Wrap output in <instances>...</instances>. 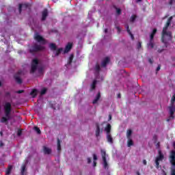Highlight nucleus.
<instances>
[{"instance_id":"obj_1","label":"nucleus","mask_w":175,"mask_h":175,"mask_svg":"<svg viewBox=\"0 0 175 175\" xmlns=\"http://www.w3.org/2000/svg\"><path fill=\"white\" fill-rule=\"evenodd\" d=\"M12 104L9 102L5 103L4 105V114L5 116H3L1 118L0 122L1 124H5L8 125L9 124L10 120H12Z\"/></svg>"},{"instance_id":"obj_2","label":"nucleus","mask_w":175,"mask_h":175,"mask_svg":"<svg viewBox=\"0 0 175 175\" xmlns=\"http://www.w3.org/2000/svg\"><path fill=\"white\" fill-rule=\"evenodd\" d=\"M173 39V36L172 35V31H166V33L163 34V31L161 33V42L164 44L165 47L169 46L168 42L172 41Z\"/></svg>"},{"instance_id":"obj_3","label":"nucleus","mask_w":175,"mask_h":175,"mask_svg":"<svg viewBox=\"0 0 175 175\" xmlns=\"http://www.w3.org/2000/svg\"><path fill=\"white\" fill-rule=\"evenodd\" d=\"M170 110V118L167 119V122H169L170 121V118L173 120L174 118V111H175V94L172 96L171 98V104L170 106L168 107Z\"/></svg>"},{"instance_id":"obj_4","label":"nucleus","mask_w":175,"mask_h":175,"mask_svg":"<svg viewBox=\"0 0 175 175\" xmlns=\"http://www.w3.org/2000/svg\"><path fill=\"white\" fill-rule=\"evenodd\" d=\"M44 49V46L35 44L29 49V53H31V54H34V53H38V51H43Z\"/></svg>"},{"instance_id":"obj_5","label":"nucleus","mask_w":175,"mask_h":175,"mask_svg":"<svg viewBox=\"0 0 175 175\" xmlns=\"http://www.w3.org/2000/svg\"><path fill=\"white\" fill-rule=\"evenodd\" d=\"M158 154H159L155 159V163H156L155 167L156 168L159 169V167H161V166H159V162H162V161H163L165 156L162 153V150H161V149L158 150Z\"/></svg>"},{"instance_id":"obj_6","label":"nucleus","mask_w":175,"mask_h":175,"mask_svg":"<svg viewBox=\"0 0 175 175\" xmlns=\"http://www.w3.org/2000/svg\"><path fill=\"white\" fill-rule=\"evenodd\" d=\"M38 65H39V60H38V59H33L30 73H35V72H36L38 69Z\"/></svg>"},{"instance_id":"obj_7","label":"nucleus","mask_w":175,"mask_h":175,"mask_svg":"<svg viewBox=\"0 0 175 175\" xmlns=\"http://www.w3.org/2000/svg\"><path fill=\"white\" fill-rule=\"evenodd\" d=\"M172 20H173V16H171L167 19L165 25V27L163 28L162 32L163 35H165V33L167 32V29L169 28V27H170V24L172 23Z\"/></svg>"},{"instance_id":"obj_8","label":"nucleus","mask_w":175,"mask_h":175,"mask_svg":"<svg viewBox=\"0 0 175 175\" xmlns=\"http://www.w3.org/2000/svg\"><path fill=\"white\" fill-rule=\"evenodd\" d=\"M22 73H23V71L19 70L14 76V79H15V81L18 84H21L23 83V79H21V77Z\"/></svg>"},{"instance_id":"obj_9","label":"nucleus","mask_w":175,"mask_h":175,"mask_svg":"<svg viewBox=\"0 0 175 175\" xmlns=\"http://www.w3.org/2000/svg\"><path fill=\"white\" fill-rule=\"evenodd\" d=\"M35 40L38 42V43H42V44H46V40L43 38L39 34H36L34 37Z\"/></svg>"},{"instance_id":"obj_10","label":"nucleus","mask_w":175,"mask_h":175,"mask_svg":"<svg viewBox=\"0 0 175 175\" xmlns=\"http://www.w3.org/2000/svg\"><path fill=\"white\" fill-rule=\"evenodd\" d=\"M96 137H99L100 133H103V129H100L99 123H96Z\"/></svg>"},{"instance_id":"obj_11","label":"nucleus","mask_w":175,"mask_h":175,"mask_svg":"<svg viewBox=\"0 0 175 175\" xmlns=\"http://www.w3.org/2000/svg\"><path fill=\"white\" fill-rule=\"evenodd\" d=\"M28 8H29V3H24V4L20 3L18 6V10H19L20 14H21V12H23V10H27Z\"/></svg>"},{"instance_id":"obj_12","label":"nucleus","mask_w":175,"mask_h":175,"mask_svg":"<svg viewBox=\"0 0 175 175\" xmlns=\"http://www.w3.org/2000/svg\"><path fill=\"white\" fill-rule=\"evenodd\" d=\"M170 162L172 166H175V150H172L170 155Z\"/></svg>"},{"instance_id":"obj_13","label":"nucleus","mask_w":175,"mask_h":175,"mask_svg":"<svg viewBox=\"0 0 175 175\" xmlns=\"http://www.w3.org/2000/svg\"><path fill=\"white\" fill-rule=\"evenodd\" d=\"M48 16H49V10H47V8H45L42 12L41 21H46V19L47 18Z\"/></svg>"},{"instance_id":"obj_14","label":"nucleus","mask_w":175,"mask_h":175,"mask_svg":"<svg viewBox=\"0 0 175 175\" xmlns=\"http://www.w3.org/2000/svg\"><path fill=\"white\" fill-rule=\"evenodd\" d=\"M72 47H73V44L72 42H68L66 46V48L64 51V53L66 54V53H69V51L72 50Z\"/></svg>"},{"instance_id":"obj_15","label":"nucleus","mask_w":175,"mask_h":175,"mask_svg":"<svg viewBox=\"0 0 175 175\" xmlns=\"http://www.w3.org/2000/svg\"><path fill=\"white\" fill-rule=\"evenodd\" d=\"M109 62H110V57H106L101 63L102 68H106Z\"/></svg>"},{"instance_id":"obj_16","label":"nucleus","mask_w":175,"mask_h":175,"mask_svg":"<svg viewBox=\"0 0 175 175\" xmlns=\"http://www.w3.org/2000/svg\"><path fill=\"white\" fill-rule=\"evenodd\" d=\"M100 99V92H98L96 98L94 100L92 101L93 105H96L98 103V101Z\"/></svg>"},{"instance_id":"obj_17","label":"nucleus","mask_w":175,"mask_h":175,"mask_svg":"<svg viewBox=\"0 0 175 175\" xmlns=\"http://www.w3.org/2000/svg\"><path fill=\"white\" fill-rule=\"evenodd\" d=\"M105 131L107 133V135L110 134V133L111 132V124H107V126L105 128Z\"/></svg>"},{"instance_id":"obj_18","label":"nucleus","mask_w":175,"mask_h":175,"mask_svg":"<svg viewBox=\"0 0 175 175\" xmlns=\"http://www.w3.org/2000/svg\"><path fill=\"white\" fill-rule=\"evenodd\" d=\"M25 172H27V164H23L21 166V175H25Z\"/></svg>"},{"instance_id":"obj_19","label":"nucleus","mask_w":175,"mask_h":175,"mask_svg":"<svg viewBox=\"0 0 175 175\" xmlns=\"http://www.w3.org/2000/svg\"><path fill=\"white\" fill-rule=\"evenodd\" d=\"M125 27L126 28V31H127L129 35H130L132 40H135V36H133L132 32H131V29H129V25H126L125 26Z\"/></svg>"},{"instance_id":"obj_20","label":"nucleus","mask_w":175,"mask_h":175,"mask_svg":"<svg viewBox=\"0 0 175 175\" xmlns=\"http://www.w3.org/2000/svg\"><path fill=\"white\" fill-rule=\"evenodd\" d=\"M30 95L32 96V98H36V96L38 95V90L33 89L30 92Z\"/></svg>"},{"instance_id":"obj_21","label":"nucleus","mask_w":175,"mask_h":175,"mask_svg":"<svg viewBox=\"0 0 175 175\" xmlns=\"http://www.w3.org/2000/svg\"><path fill=\"white\" fill-rule=\"evenodd\" d=\"M107 140L108 143L113 144V137H111V134H107Z\"/></svg>"},{"instance_id":"obj_22","label":"nucleus","mask_w":175,"mask_h":175,"mask_svg":"<svg viewBox=\"0 0 175 175\" xmlns=\"http://www.w3.org/2000/svg\"><path fill=\"white\" fill-rule=\"evenodd\" d=\"M157 29H154L152 31V33H150V39L151 40H154V37L155 36V34L157 33Z\"/></svg>"},{"instance_id":"obj_23","label":"nucleus","mask_w":175,"mask_h":175,"mask_svg":"<svg viewBox=\"0 0 175 175\" xmlns=\"http://www.w3.org/2000/svg\"><path fill=\"white\" fill-rule=\"evenodd\" d=\"M12 169H13V165H8V167L5 171V174L6 175L10 174V173H12Z\"/></svg>"},{"instance_id":"obj_24","label":"nucleus","mask_w":175,"mask_h":175,"mask_svg":"<svg viewBox=\"0 0 175 175\" xmlns=\"http://www.w3.org/2000/svg\"><path fill=\"white\" fill-rule=\"evenodd\" d=\"M49 47L52 51H55L57 50V45L54 43H51Z\"/></svg>"},{"instance_id":"obj_25","label":"nucleus","mask_w":175,"mask_h":175,"mask_svg":"<svg viewBox=\"0 0 175 175\" xmlns=\"http://www.w3.org/2000/svg\"><path fill=\"white\" fill-rule=\"evenodd\" d=\"M96 80H94L92 83V86H91V89L90 91H94V90H95L96 88Z\"/></svg>"},{"instance_id":"obj_26","label":"nucleus","mask_w":175,"mask_h":175,"mask_svg":"<svg viewBox=\"0 0 175 175\" xmlns=\"http://www.w3.org/2000/svg\"><path fill=\"white\" fill-rule=\"evenodd\" d=\"M64 51V48H59L58 49L55 53V57H58V55H59V54H61L62 52Z\"/></svg>"},{"instance_id":"obj_27","label":"nucleus","mask_w":175,"mask_h":175,"mask_svg":"<svg viewBox=\"0 0 175 175\" xmlns=\"http://www.w3.org/2000/svg\"><path fill=\"white\" fill-rule=\"evenodd\" d=\"M103 161L104 169H108L109 164L107 163V160L106 159V158H104V159H103Z\"/></svg>"},{"instance_id":"obj_28","label":"nucleus","mask_w":175,"mask_h":175,"mask_svg":"<svg viewBox=\"0 0 175 175\" xmlns=\"http://www.w3.org/2000/svg\"><path fill=\"white\" fill-rule=\"evenodd\" d=\"M44 154H51V149L46 147V146H44Z\"/></svg>"},{"instance_id":"obj_29","label":"nucleus","mask_w":175,"mask_h":175,"mask_svg":"<svg viewBox=\"0 0 175 175\" xmlns=\"http://www.w3.org/2000/svg\"><path fill=\"white\" fill-rule=\"evenodd\" d=\"M127 146L128 147H131V146H133V140H132V139L131 138L128 139Z\"/></svg>"},{"instance_id":"obj_30","label":"nucleus","mask_w":175,"mask_h":175,"mask_svg":"<svg viewBox=\"0 0 175 175\" xmlns=\"http://www.w3.org/2000/svg\"><path fill=\"white\" fill-rule=\"evenodd\" d=\"M131 136H132V130L129 129L127 130V133H126L127 139H131Z\"/></svg>"},{"instance_id":"obj_31","label":"nucleus","mask_w":175,"mask_h":175,"mask_svg":"<svg viewBox=\"0 0 175 175\" xmlns=\"http://www.w3.org/2000/svg\"><path fill=\"white\" fill-rule=\"evenodd\" d=\"M57 151H61V140L57 138Z\"/></svg>"},{"instance_id":"obj_32","label":"nucleus","mask_w":175,"mask_h":175,"mask_svg":"<svg viewBox=\"0 0 175 175\" xmlns=\"http://www.w3.org/2000/svg\"><path fill=\"white\" fill-rule=\"evenodd\" d=\"M148 47H150V49H154V42L151 39H150L149 43H148Z\"/></svg>"},{"instance_id":"obj_33","label":"nucleus","mask_w":175,"mask_h":175,"mask_svg":"<svg viewBox=\"0 0 175 175\" xmlns=\"http://www.w3.org/2000/svg\"><path fill=\"white\" fill-rule=\"evenodd\" d=\"M33 129L38 135H40L42 133V131H40V129H39V127L34 126Z\"/></svg>"},{"instance_id":"obj_34","label":"nucleus","mask_w":175,"mask_h":175,"mask_svg":"<svg viewBox=\"0 0 175 175\" xmlns=\"http://www.w3.org/2000/svg\"><path fill=\"white\" fill-rule=\"evenodd\" d=\"M101 155L102 159H105V158H106V150L101 149Z\"/></svg>"},{"instance_id":"obj_35","label":"nucleus","mask_w":175,"mask_h":175,"mask_svg":"<svg viewBox=\"0 0 175 175\" xmlns=\"http://www.w3.org/2000/svg\"><path fill=\"white\" fill-rule=\"evenodd\" d=\"M47 92V89L46 88H44L41 90L40 95H44Z\"/></svg>"},{"instance_id":"obj_36","label":"nucleus","mask_w":175,"mask_h":175,"mask_svg":"<svg viewBox=\"0 0 175 175\" xmlns=\"http://www.w3.org/2000/svg\"><path fill=\"white\" fill-rule=\"evenodd\" d=\"M95 70H96V72H97L98 73H99V72H100V66H99V64H96V65Z\"/></svg>"},{"instance_id":"obj_37","label":"nucleus","mask_w":175,"mask_h":175,"mask_svg":"<svg viewBox=\"0 0 175 175\" xmlns=\"http://www.w3.org/2000/svg\"><path fill=\"white\" fill-rule=\"evenodd\" d=\"M136 17H137L136 15L131 16V17L130 18V21L131 23H133L136 20Z\"/></svg>"},{"instance_id":"obj_38","label":"nucleus","mask_w":175,"mask_h":175,"mask_svg":"<svg viewBox=\"0 0 175 175\" xmlns=\"http://www.w3.org/2000/svg\"><path fill=\"white\" fill-rule=\"evenodd\" d=\"M73 55H70V57H69V62H68V65H70V64H72V62H73Z\"/></svg>"},{"instance_id":"obj_39","label":"nucleus","mask_w":175,"mask_h":175,"mask_svg":"<svg viewBox=\"0 0 175 175\" xmlns=\"http://www.w3.org/2000/svg\"><path fill=\"white\" fill-rule=\"evenodd\" d=\"M137 50H140L142 49V42H139L137 44Z\"/></svg>"},{"instance_id":"obj_40","label":"nucleus","mask_w":175,"mask_h":175,"mask_svg":"<svg viewBox=\"0 0 175 175\" xmlns=\"http://www.w3.org/2000/svg\"><path fill=\"white\" fill-rule=\"evenodd\" d=\"M22 134H23V131H21V129L18 130L17 136H21Z\"/></svg>"},{"instance_id":"obj_41","label":"nucleus","mask_w":175,"mask_h":175,"mask_svg":"<svg viewBox=\"0 0 175 175\" xmlns=\"http://www.w3.org/2000/svg\"><path fill=\"white\" fill-rule=\"evenodd\" d=\"M171 175H175V168L171 169Z\"/></svg>"},{"instance_id":"obj_42","label":"nucleus","mask_w":175,"mask_h":175,"mask_svg":"<svg viewBox=\"0 0 175 175\" xmlns=\"http://www.w3.org/2000/svg\"><path fill=\"white\" fill-rule=\"evenodd\" d=\"M116 12H117V14H121V9L116 8Z\"/></svg>"},{"instance_id":"obj_43","label":"nucleus","mask_w":175,"mask_h":175,"mask_svg":"<svg viewBox=\"0 0 175 175\" xmlns=\"http://www.w3.org/2000/svg\"><path fill=\"white\" fill-rule=\"evenodd\" d=\"M153 140H154V142H157L158 140V136L157 135H154L153 136Z\"/></svg>"},{"instance_id":"obj_44","label":"nucleus","mask_w":175,"mask_h":175,"mask_svg":"<svg viewBox=\"0 0 175 175\" xmlns=\"http://www.w3.org/2000/svg\"><path fill=\"white\" fill-rule=\"evenodd\" d=\"M93 159L94 161H96L98 159V157L96 156V154H93Z\"/></svg>"},{"instance_id":"obj_45","label":"nucleus","mask_w":175,"mask_h":175,"mask_svg":"<svg viewBox=\"0 0 175 175\" xmlns=\"http://www.w3.org/2000/svg\"><path fill=\"white\" fill-rule=\"evenodd\" d=\"M87 161H88V163H91V162H92V161L91 160V158L90 157L87 159Z\"/></svg>"},{"instance_id":"obj_46","label":"nucleus","mask_w":175,"mask_h":175,"mask_svg":"<svg viewBox=\"0 0 175 175\" xmlns=\"http://www.w3.org/2000/svg\"><path fill=\"white\" fill-rule=\"evenodd\" d=\"M157 72H159V70H161V65H159L156 69Z\"/></svg>"},{"instance_id":"obj_47","label":"nucleus","mask_w":175,"mask_h":175,"mask_svg":"<svg viewBox=\"0 0 175 175\" xmlns=\"http://www.w3.org/2000/svg\"><path fill=\"white\" fill-rule=\"evenodd\" d=\"M23 92H24V90H18L16 92L17 94H23Z\"/></svg>"},{"instance_id":"obj_48","label":"nucleus","mask_w":175,"mask_h":175,"mask_svg":"<svg viewBox=\"0 0 175 175\" xmlns=\"http://www.w3.org/2000/svg\"><path fill=\"white\" fill-rule=\"evenodd\" d=\"M5 96H10V92H5Z\"/></svg>"},{"instance_id":"obj_49","label":"nucleus","mask_w":175,"mask_h":175,"mask_svg":"<svg viewBox=\"0 0 175 175\" xmlns=\"http://www.w3.org/2000/svg\"><path fill=\"white\" fill-rule=\"evenodd\" d=\"M4 144L2 141H0V147H3Z\"/></svg>"},{"instance_id":"obj_50","label":"nucleus","mask_w":175,"mask_h":175,"mask_svg":"<svg viewBox=\"0 0 175 175\" xmlns=\"http://www.w3.org/2000/svg\"><path fill=\"white\" fill-rule=\"evenodd\" d=\"M116 29L119 33L121 32V28H120V27H116Z\"/></svg>"},{"instance_id":"obj_51","label":"nucleus","mask_w":175,"mask_h":175,"mask_svg":"<svg viewBox=\"0 0 175 175\" xmlns=\"http://www.w3.org/2000/svg\"><path fill=\"white\" fill-rule=\"evenodd\" d=\"M160 146H161V145H160V143L158 142V143L157 144V145H156L157 148H159Z\"/></svg>"},{"instance_id":"obj_52","label":"nucleus","mask_w":175,"mask_h":175,"mask_svg":"<svg viewBox=\"0 0 175 175\" xmlns=\"http://www.w3.org/2000/svg\"><path fill=\"white\" fill-rule=\"evenodd\" d=\"M143 163H144V165H147V161L144 160V161H143Z\"/></svg>"},{"instance_id":"obj_53","label":"nucleus","mask_w":175,"mask_h":175,"mask_svg":"<svg viewBox=\"0 0 175 175\" xmlns=\"http://www.w3.org/2000/svg\"><path fill=\"white\" fill-rule=\"evenodd\" d=\"M0 135L2 137L3 136V131H0Z\"/></svg>"},{"instance_id":"obj_54","label":"nucleus","mask_w":175,"mask_h":175,"mask_svg":"<svg viewBox=\"0 0 175 175\" xmlns=\"http://www.w3.org/2000/svg\"><path fill=\"white\" fill-rule=\"evenodd\" d=\"M170 5H173V0L170 1Z\"/></svg>"},{"instance_id":"obj_55","label":"nucleus","mask_w":175,"mask_h":175,"mask_svg":"<svg viewBox=\"0 0 175 175\" xmlns=\"http://www.w3.org/2000/svg\"><path fill=\"white\" fill-rule=\"evenodd\" d=\"M148 62H150V64H152V60L151 59H149Z\"/></svg>"},{"instance_id":"obj_56","label":"nucleus","mask_w":175,"mask_h":175,"mask_svg":"<svg viewBox=\"0 0 175 175\" xmlns=\"http://www.w3.org/2000/svg\"><path fill=\"white\" fill-rule=\"evenodd\" d=\"M162 51H163V49H161V50L159 49L158 50V53H162Z\"/></svg>"},{"instance_id":"obj_57","label":"nucleus","mask_w":175,"mask_h":175,"mask_svg":"<svg viewBox=\"0 0 175 175\" xmlns=\"http://www.w3.org/2000/svg\"><path fill=\"white\" fill-rule=\"evenodd\" d=\"M42 71H43V68H39V72H42Z\"/></svg>"},{"instance_id":"obj_58","label":"nucleus","mask_w":175,"mask_h":175,"mask_svg":"<svg viewBox=\"0 0 175 175\" xmlns=\"http://www.w3.org/2000/svg\"><path fill=\"white\" fill-rule=\"evenodd\" d=\"M93 165H94V166H96V161H94V162H93Z\"/></svg>"},{"instance_id":"obj_59","label":"nucleus","mask_w":175,"mask_h":175,"mask_svg":"<svg viewBox=\"0 0 175 175\" xmlns=\"http://www.w3.org/2000/svg\"><path fill=\"white\" fill-rule=\"evenodd\" d=\"M136 174H137V175H140V172H139V171H137V172H136Z\"/></svg>"},{"instance_id":"obj_60","label":"nucleus","mask_w":175,"mask_h":175,"mask_svg":"<svg viewBox=\"0 0 175 175\" xmlns=\"http://www.w3.org/2000/svg\"><path fill=\"white\" fill-rule=\"evenodd\" d=\"M118 98H121V94H118Z\"/></svg>"},{"instance_id":"obj_61","label":"nucleus","mask_w":175,"mask_h":175,"mask_svg":"<svg viewBox=\"0 0 175 175\" xmlns=\"http://www.w3.org/2000/svg\"><path fill=\"white\" fill-rule=\"evenodd\" d=\"M107 31H108V29H105V33H107Z\"/></svg>"},{"instance_id":"obj_62","label":"nucleus","mask_w":175,"mask_h":175,"mask_svg":"<svg viewBox=\"0 0 175 175\" xmlns=\"http://www.w3.org/2000/svg\"><path fill=\"white\" fill-rule=\"evenodd\" d=\"M163 175H166V172H165V171L163 170Z\"/></svg>"},{"instance_id":"obj_63","label":"nucleus","mask_w":175,"mask_h":175,"mask_svg":"<svg viewBox=\"0 0 175 175\" xmlns=\"http://www.w3.org/2000/svg\"><path fill=\"white\" fill-rule=\"evenodd\" d=\"M173 147L175 149V142L173 143Z\"/></svg>"},{"instance_id":"obj_64","label":"nucleus","mask_w":175,"mask_h":175,"mask_svg":"<svg viewBox=\"0 0 175 175\" xmlns=\"http://www.w3.org/2000/svg\"><path fill=\"white\" fill-rule=\"evenodd\" d=\"M109 120H111V115H109Z\"/></svg>"}]
</instances>
